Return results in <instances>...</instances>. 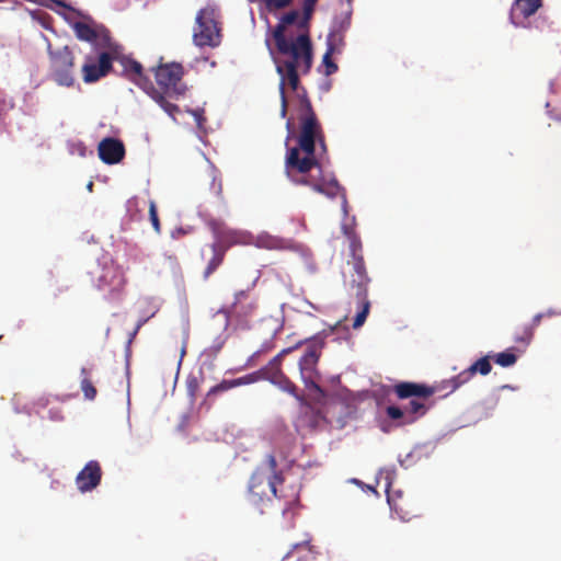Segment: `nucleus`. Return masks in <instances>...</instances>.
<instances>
[{
  "mask_svg": "<svg viewBox=\"0 0 561 561\" xmlns=\"http://www.w3.org/2000/svg\"><path fill=\"white\" fill-rule=\"evenodd\" d=\"M300 30L291 38H280L279 34L278 39H273L274 47H272L268 37L265 39V45L279 76L280 117L285 118L288 113L287 85L296 93L299 101L300 133L298 146L287 150L286 175L293 183L309 186L328 197L333 198L341 193L344 196V190L335 178L327 179L324 175L314 178L309 174L313 168L319 167L316 158V142H319L323 150H325V144L321 124L313 111L307 91L300 85V76L308 75L313 64V46L309 30L308 27Z\"/></svg>",
  "mask_w": 561,
  "mask_h": 561,
  "instance_id": "nucleus-1",
  "label": "nucleus"
},
{
  "mask_svg": "<svg viewBox=\"0 0 561 561\" xmlns=\"http://www.w3.org/2000/svg\"><path fill=\"white\" fill-rule=\"evenodd\" d=\"M277 479H279V471L276 458L273 454H268L263 463L252 473L248 485L247 501L259 514H263L271 505V495H277Z\"/></svg>",
  "mask_w": 561,
  "mask_h": 561,
  "instance_id": "nucleus-2",
  "label": "nucleus"
},
{
  "mask_svg": "<svg viewBox=\"0 0 561 561\" xmlns=\"http://www.w3.org/2000/svg\"><path fill=\"white\" fill-rule=\"evenodd\" d=\"M119 61L123 66L125 77L148 93L168 115L175 118V115L180 112L179 106L165 100L164 96L154 89L150 78L145 73L142 65L129 57H122Z\"/></svg>",
  "mask_w": 561,
  "mask_h": 561,
  "instance_id": "nucleus-3",
  "label": "nucleus"
},
{
  "mask_svg": "<svg viewBox=\"0 0 561 561\" xmlns=\"http://www.w3.org/2000/svg\"><path fill=\"white\" fill-rule=\"evenodd\" d=\"M393 392L399 399L414 398L404 408L407 416L402 424H410L426 413L427 407L420 399L432 397L435 393V388L423 383L403 381L394 385Z\"/></svg>",
  "mask_w": 561,
  "mask_h": 561,
  "instance_id": "nucleus-4",
  "label": "nucleus"
},
{
  "mask_svg": "<svg viewBox=\"0 0 561 561\" xmlns=\"http://www.w3.org/2000/svg\"><path fill=\"white\" fill-rule=\"evenodd\" d=\"M49 58V76L61 87H72L75 83V55L69 46L54 48L47 43Z\"/></svg>",
  "mask_w": 561,
  "mask_h": 561,
  "instance_id": "nucleus-5",
  "label": "nucleus"
},
{
  "mask_svg": "<svg viewBox=\"0 0 561 561\" xmlns=\"http://www.w3.org/2000/svg\"><path fill=\"white\" fill-rule=\"evenodd\" d=\"M193 42L198 47H218L221 43V30L214 8L201 9L195 18Z\"/></svg>",
  "mask_w": 561,
  "mask_h": 561,
  "instance_id": "nucleus-6",
  "label": "nucleus"
},
{
  "mask_svg": "<svg viewBox=\"0 0 561 561\" xmlns=\"http://www.w3.org/2000/svg\"><path fill=\"white\" fill-rule=\"evenodd\" d=\"M323 345L322 339L318 336L312 337L308 341L306 352L299 360L301 379L306 388L314 392L318 399L324 397V391L319 385V374L317 371V364Z\"/></svg>",
  "mask_w": 561,
  "mask_h": 561,
  "instance_id": "nucleus-7",
  "label": "nucleus"
},
{
  "mask_svg": "<svg viewBox=\"0 0 561 561\" xmlns=\"http://www.w3.org/2000/svg\"><path fill=\"white\" fill-rule=\"evenodd\" d=\"M183 67L180 64L161 65L154 70V78L161 91L160 94L169 99L179 100L184 95L186 85L182 82Z\"/></svg>",
  "mask_w": 561,
  "mask_h": 561,
  "instance_id": "nucleus-8",
  "label": "nucleus"
},
{
  "mask_svg": "<svg viewBox=\"0 0 561 561\" xmlns=\"http://www.w3.org/2000/svg\"><path fill=\"white\" fill-rule=\"evenodd\" d=\"M278 374H284L282 368L273 367L270 369V366H265L262 369L248 374L245 376L236 378V379H224L218 385L211 387L208 392L206 393V398L203 402V405H206L207 409H210L213 401L215 397L219 393L226 392L228 390H231L233 388L245 386L250 383H254L259 381L260 379H266L270 382H273L276 380V377Z\"/></svg>",
  "mask_w": 561,
  "mask_h": 561,
  "instance_id": "nucleus-9",
  "label": "nucleus"
},
{
  "mask_svg": "<svg viewBox=\"0 0 561 561\" xmlns=\"http://www.w3.org/2000/svg\"><path fill=\"white\" fill-rule=\"evenodd\" d=\"M370 280L364 256L347 260L344 284L350 289L355 290L356 297L367 296Z\"/></svg>",
  "mask_w": 561,
  "mask_h": 561,
  "instance_id": "nucleus-10",
  "label": "nucleus"
},
{
  "mask_svg": "<svg viewBox=\"0 0 561 561\" xmlns=\"http://www.w3.org/2000/svg\"><path fill=\"white\" fill-rule=\"evenodd\" d=\"M127 284L126 276L118 266H104L98 279V288L106 293L108 300H119Z\"/></svg>",
  "mask_w": 561,
  "mask_h": 561,
  "instance_id": "nucleus-11",
  "label": "nucleus"
},
{
  "mask_svg": "<svg viewBox=\"0 0 561 561\" xmlns=\"http://www.w3.org/2000/svg\"><path fill=\"white\" fill-rule=\"evenodd\" d=\"M209 225L216 238L215 243H219L221 247H224L225 252L230 247L248 245L252 244L253 242V236L248 231L232 229L227 227L224 222L215 220Z\"/></svg>",
  "mask_w": 561,
  "mask_h": 561,
  "instance_id": "nucleus-12",
  "label": "nucleus"
},
{
  "mask_svg": "<svg viewBox=\"0 0 561 561\" xmlns=\"http://www.w3.org/2000/svg\"><path fill=\"white\" fill-rule=\"evenodd\" d=\"M257 310V301L249 291L240 290L234 295V301L229 308L220 310L227 318L233 317L240 321H247Z\"/></svg>",
  "mask_w": 561,
  "mask_h": 561,
  "instance_id": "nucleus-13",
  "label": "nucleus"
},
{
  "mask_svg": "<svg viewBox=\"0 0 561 561\" xmlns=\"http://www.w3.org/2000/svg\"><path fill=\"white\" fill-rule=\"evenodd\" d=\"M102 479V469L96 460H90L76 477V484L80 492L85 493L95 489Z\"/></svg>",
  "mask_w": 561,
  "mask_h": 561,
  "instance_id": "nucleus-14",
  "label": "nucleus"
},
{
  "mask_svg": "<svg viewBox=\"0 0 561 561\" xmlns=\"http://www.w3.org/2000/svg\"><path fill=\"white\" fill-rule=\"evenodd\" d=\"M115 57L103 51L99 56V64L94 62H85L82 66L83 81L87 83H92L98 81L100 78L105 77L112 69V61Z\"/></svg>",
  "mask_w": 561,
  "mask_h": 561,
  "instance_id": "nucleus-15",
  "label": "nucleus"
},
{
  "mask_svg": "<svg viewBox=\"0 0 561 561\" xmlns=\"http://www.w3.org/2000/svg\"><path fill=\"white\" fill-rule=\"evenodd\" d=\"M277 495H273L279 503V510L283 514L293 510L299 504V486L297 484H286L282 472L279 471V479H277Z\"/></svg>",
  "mask_w": 561,
  "mask_h": 561,
  "instance_id": "nucleus-16",
  "label": "nucleus"
},
{
  "mask_svg": "<svg viewBox=\"0 0 561 561\" xmlns=\"http://www.w3.org/2000/svg\"><path fill=\"white\" fill-rule=\"evenodd\" d=\"M99 157L106 164H116L125 157V146L116 138L107 137L100 141Z\"/></svg>",
  "mask_w": 561,
  "mask_h": 561,
  "instance_id": "nucleus-17",
  "label": "nucleus"
},
{
  "mask_svg": "<svg viewBox=\"0 0 561 561\" xmlns=\"http://www.w3.org/2000/svg\"><path fill=\"white\" fill-rule=\"evenodd\" d=\"M542 7V0H515L511 9V21L515 26H524V21Z\"/></svg>",
  "mask_w": 561,
  "mask_h": 561,
  "instance_id": "nucleus-18",
  "label": "nucleus"
},
{
  "mask_svg": "<svg viewBox=\"0 0 561 561\" xmlns=\"http://www.w3.org/2000/svg\"><path fill=\"white\" fill-rule=\"evenodd\" d=\"M252 243L266 250H295L296 248L291 240L272 236L267 232L259 234Z\"/></svg>",
  "mask_w": 561,
  "mask_h": 561,
  "instance_id": "nucleus-19",
  "label": "nucleus"
},
{
  "mask_svg": "<svg viewBox=\"0 0 561 561\" xmlns=\"http://www.w3.org/2000/svg\"><path fill=\"white\" fill-rule=\"evenodd\" d=\"M300 13L298 10H291L283 14L279 22L274 26L271 31V35L273 39H278V33H280V38H291L296 35L293 34L291 31L288 30V26L293 25L297 22Z\"/></svg>",
  "mask_w": 561,
  "mask_h": 561,
  "instance_id": "nucleus-20",
  "label": "nucleus"
},
{
  "mask_svg": "<svg viewBox=\"0 0 561 561\" xmlns=\"http://www.w3.org/2000/svg\"><path fill=\"white\" fill-rule=\"evenodd\" d=\"M538 327L539 325H535L534 319L529 323H524L517 327L514 332L515 343L522 345L523 350H525L530 344L534 337L535 330Z\"/></svg>",
  "mask_w": 561,
  "mask_h": 561,
  "instance_id": "nucleus-21",
  "label": "nucleus"
},
{
  "mask_svg": "<svg viewBox=\"0 0 561 561\" xmlns=\"http://www.w3.org/2000/svg\"><path fill=\"white\" fill-rule=\"evenodd\" d=\"M210 249L213 256L204 271L205 279H207L221 265L226 254L224 247H221L219 243H213Z\"/></svg>",
  "mask_w": 561,
  "mask_h": 561,
  "instance_id": "nucleus-22",
  "label": "nucleus"
},
{
  "mask_svg": "<svg viewBox=\"0 0 561 561\" xmlns=\"http://www.w3.org/2000/svg\"><path fill=\"white\" fill-rule=\"evenodd\" d=\"M76 36L85 42H94L98 38V31L85 22H75L72 25Z\"/></svg>",
  "mask_w": 561,
  "mask_h": 561,
  "instance_id": "nucleus-23",
  "label": "nucleus"
},
{
  "mask_svg": "<svg viewBox=\"0 0 561 561\" xmlns=\"http://www.w3.org/2000/svg\"><path fill=\"white\" fill-rule=\"evenodd\" d=\"M357 298H358V304H359V310L356 313V317L353 322L354 329H358L365 323V321L368 317L369 310H370V301L368 300L367 296L357 297Z\"/></svg>",
  "mask_w": 561,
  "mask_h": 561,
  "instance_id": "nucleus-24",
  "label": "nucleus"
},
{
  "mask_svg": "<svg viewBox=\"0 0 561 561\" xmlns=\"http://www.w3.org/2000/svg\"><path fill=\"white\" fill-rule=\"evenodd\" d=\"M80 374L82 376L80 387L84 394V398L88 400H94L98 392L95 387L93 386L92 380L89 377V370L85 367H82Z\"/></svg>",
  "mask_w": 561,
  "mask_h": 561,
  "instance_id": "nucleus-25",
  "label": "nucleus"
},
{
  "mask_svg": "<svg viewBox=\"0 0 561 561\" xmlns=\"http://www.w3.org/2000/svg\"><path fill=\"white\" fill-rule=\"evenodd\" d=\"M272 383L277 386L283 391L291 394L296 399H301V397L297 393V386L285 374H278L276 380H274Z\"/></svg>",
  "mask_w": 561,
  "mask_h": 561,
  "instance_id": "nucleus-26",
  "label": "nucleus"
},
{
  "mask_svg": "<svg viewBox=\"0 0 561 561\" xmlns=\"http://www.w3.org/2000/svg\"><path fill=\"white\" fill-rule=\"evenodd\" d=\"M472 378V375L471 373L469 371V369H465L462 371H460L457 376L444 381L445 386L444 388H450V392H454L456 391L458 388H460L461 386L466 385L467 382L470 381V379Z\"/></svg>",
  "mask_w": 561,
  "mask_h": 561,
  "instance_id": "nucleus-27",
  "label": "nucleus"
},
{
  "mask_svg": "<svg viewBox=\"0 0 561 561\" xmlns=\"http://www.w3.org/2000/svg\"><path fill=\"white\" fill-rule=\"evenodd\" d=\"M203 378L195 375H188L185 381L186 392L191 402H195L201 389Z\"/></svg>",
  "mask_w": 561,
  "mask_h": 561,
  "instance_id": "nucleus-28",
  "label": "nucleus"
},
{
  "mask_svg": "<svg viewBox=\"0 0 561 561\" xmlns=\"http://www.w3.org/2000/svg\"><path fill=\"white\" fill-rule=\"evenodd\" d=\"M350 240V259L363 256V244L360 238L353 231L346 232Z\"/></svg>",
  "mask_w": 561,
  "mask_h": 561,
  "instance_id": "nucleus-29",
  "label": "nucleus"
},
{
  "mask_svg": "<svg viewBox=\"0 0 561 561\" xmlns=\"http://www.w3.org/2000/svg\"><path fill=\"white\" fill-rule=\"evenodd\" d=\"M468 369L471 373L472 377L476 374L485 376L491 371L492 366L489 360V357L484 356V357L479 358L477 362H474L471 366L468 367Z\"/></svg>",
  "mask_w": 561,
  "mask_h": 561,
  "instance_id": "nucleus-30",
  "label": "nucleus"
},
{
  "mask_svg": "<svg viewBox=\"0 0 561 561\" xmlns=\"http://www.w3.org/2000/svg\"><path fill=\"white\" fill-rule=\"evenodd\" d=\"M333 51H334V47L331 44V42H329L328 49L322 57V65L325 68V70H324L325 76H331L337 71V65L332 60Z\"/></svg>",
  "mask_w": 561,
  "mask_h": 561,
  "instance_id": "nucleus-31",
  "label": "nucleus"
},
{
  "mask_svg": "<svg viewBox=\"0 0 561 561\" xmlns=\"http://www.w3.org/2000/svg\"><path fill=\"white\" fill-rule=\"evenodd\" d=\"M317 2H318V0H302L304 18L298 23L299 28L308 27L309 20L311 19V15L314 11Z\"/></svg>",
  "mask_w": 561,
  "mask_h": 561,
  "instance_id": "nucleus-32",
  "label": "nucleus"
},
{
  "mask_svg": "<svg viewBox=\"0 0 561 561\" xmlns=\"http://www.w3.org/2000/svg\"><path fill=\"white\" fill-rule=\"evenodd\" d=\"M301 553L310 554V546L308 542L297 543L294 546V549L289 551L283 559V561H290L291 559H296L297 561H300L304 556H300Z\"/></svg>",
  "mask_w": 561,
  "mask_h": 561,
  "instance_id": "nucleus-33",
  "label": "nucleus"
},
{
  "mask_svg": "<svg viewBox=\"0 0 561 561\" xmlns=\"http://www.w3.org/2000/svg\"><path fill=\"white\" fill-rule=\"evenodd\" d=\"M493 358L494 362L502 367H511L517 362V356L512 350L497 353Z\"/></svg>",
  "mask_w": 561,
  "mask_h": 561,
  "instance_id": "nucleus-34",
  "label": "nucleus"
},
{
  "mask_svg": "<svg viewBox=\"0 0 561 561\" xmlns=\"http://www.w3.org/2000/svg\"><path fill=\"white\" fill-rule=\"evenodd\" d=\"M302 344H304V342L299 341L294 346H290V347L282 350L275 357H273L268 362L267 366H270V369H272L273 367L282 368L280 366H282V362H283V358L285 357V355H287V354L291 353L293 351L299 348Z\"/></svg>",
  "mask_w": 561,
  "mask_h": 561,
  "instance_id": "nucleus-35",
  "label": "nucleus"
},
{
  "mask_svg": "<svg viewBox=\"0 0 561 561\" xmlns=\"http://www.w3.org/2000/svg\"><path fill=\"white\" fill-rule=\"evenodd\" d=\"M268 12H275L289 7L294 0H262Z\"/></svg>",
  "mask_w": 561,
  "mask_h": 561,
  "instance_id": "nucleus-36",
  "label": "nucleus"
},
{
  "mask_svg": "<svg viewBox=\"0 0 561 561\" xmlns=\"http://www.w3.org/2000/svg\"><path fill=\"white\" fill-rule=\"evenodd\" d=\"M149 217H150V221L152 224V227H153L154 231L157 233H160L161 225H160V220H159V217H158L157 207H156L154 202H150V205H149Z\"/></svg>",
  "mask_w": 561,
  "mask_h": 561,
  "instance_id": "nucleus-37",
  "label": "nucleus"
},
{
  "mask_svg": "<svg viewBox=\"0 0 561 561\" xmlns=\"http://www.w3.org/2000/svg\"><path fill=\"white\" fill-rule=\"evenodd\" d=\"M386 413L387 415L391 419V420H401L403 419V421H405V411L399 407H396V405H389L387 407L386 409Z\"/></svg>",
  "mask_w": 561,
  "mask_h": 561,
  "instance_id": "nucleus-38",
  "label": "nucleus"
},
{
  "mask_svg": "<svg viewBox=\"0 0 561 561\" xmlns=\"http://www.w3.org/2000/svg\"><path fill=\"white\" fill-rule=\"evenodd\" d=\"M561 312H558L553 309H548L543 312H539L537 313L536 316H534V323L535 325H539L541 320L545 319V318H552V317H556L558 314H560Z\"/></svg>",
  "mask_w": 561,
  "mask_h": 561,
  "instance_id": "nucleus-39",
  "label": "nucleus"
},
{
  "mask_svg": "<svg viewBox=\"0 0 561 561\" xmlns=\"http://www.w3.org/2000/svg\"><path fill=\"white\" fill-rule=\"evenodd\" d=\"M185 234H186V231L183 228H178L171 232L172 239H179Z\"/></svg>",
  "mask_w": 561,
  "mask_h": 561,
  "instance_id": "nucleus-40",
  "label": "nucleus"
},
{
  "mask_svg": "<svg viewBox=\"0 0 561 561\" xmlns=\"http://www.w3.org/2000/svg\"><path fill=\"white\" fill-rule=\"evenodd\" d=\"M193 114L196 117L197 124L201 126V124H202V114L198 111H194Z\"/></svg>",
  "mask_w": 561,
  "mask_h": 561,
  "instance_id": "nucleus-41",
  "label": "nucleus"
},
{
  "mask_svg": "<svg viewBox=\"0 0 561 561\" xmlns=\"http://www.w3.org/2000/svg\"><path fill=\"white\" fill-rule=\"evenodd\" d=\"M286 128L288 129L289 133H291V128H293V119L291 118L287 119Z\"/></svg>",
  "mask_w": 561,
  "mask_h": 561,
  "instance_id": "nucleus-42",
  "label": "nucleus"
},
{
  "mask_svg": "<svg viewBox=\"0 0 561 561\" xmlns=\"http://www.w3.org/2000/svg\"><path fill=\"white\" fill-rule=\"evenodd\" d=\"M553 119H554V121H557V122H559V123H561V114H560V115H556V116L553 117Z\"/></svg>",
  "mask_w": 561,
  "mask_h": 561,
  "instance_id": "nucleus-43",
  "label": "nucleus"
},
{
  "mask_svg": "<svg viewBox=\"0 0 561 561\" xmlns=\"http://www.w3.org/2000/svg\"><path fill=\"white\" fill-rule=\"evenodd\" d=\"M311 416H312L313 421H316V419H317V414L312 413V415H311Z\"/></svg>",
  "mask_w": 561,
  "mask_h": 561,
  "instance_id": "nucleus-44",
  "label": "nucleus"
},
{
  "mask_svg": "<svg viewBox=\"0 0 561 561\" xmlns=\"http://www.w3.org/2000/svg\"><path fill=\"white\" fill-rule=\"evenodd\" d=\"M92 186H93V184H92V183H90V184L88 185V188H89V190H91V188H92Z\"/></svg>",
  "mask_w": 561,
  "mask_h": 561,
  "instance_id": "nucleus-45",
  "label": "nucleus"
},
{
  "mask_svg": "<svg viewBox=\"0 0 561 561\" xmlns=\"http://www.w3.org/2000/svg\"><path fill=\"white\" fill-rule=\"evenodd\" d=\"M4 0H0V2H3Z\"/></svg>",
  "mask_w": 561,
  "mask_h": 561,
  "instance_id": "nucleus-46",
  "label": "nucleus"
}]
</instances>
